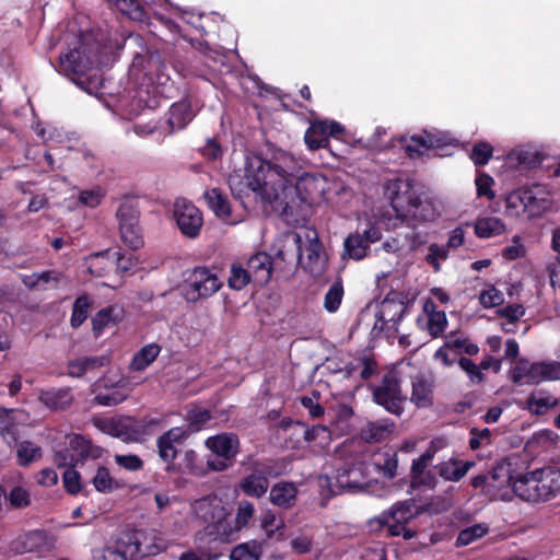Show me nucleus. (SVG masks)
<instances>
[{
  "label": "nucleus",
  "mask_w": 560,
  "mask_h": 560,
  "mask_svg": "<svg viewBox=\"0 0 560 560\" xmlns=\"http://www.w3.org/2000/svg\"><path fill=\"white\" fill-rule=\"evenodd\" d=\"M252 167L261 173L267 189L277 195L273 211L288 222L296 221L307 202L296 184L303 175L301 161L268 142L258 155L252 156Z\"/></svg>",
  "instance_id": "1"
},
{
  "label": "nucleus",
  "mask_w": 560,
  "mask_h": 560,
  "mask_svg": "<svg viewBox=\"0 0 560 560\" xmlns=\"http://www.w3.org/2000/svg\"><path fill=\"white\" fill-rule=\"evenodd\" d=\"M384 194L389 200L396 217L415 228L418 222L433 215L431 205L424 203L415 185L408 179L395 178L386 183Z\"/></svg>",
  "instance_id": "2"
},
{
  "label": "nucleus",
  "mask_w": 560,
  "mask_h": 560,
  "mask_svg": "<svg viewBox=\"0 0 560 560\" xmlns=\"http://www.w3.org/2000/svg\"><path fill=\"white\" fill-rule=\"evenodd\" d=\"M513 492L523 501L546 502L560 493V471L544 467L520 474L512 483Z\"/></svg>",
  "instance_id": "3"
},
{
  "label": "nucleus",
  "mask_w": 560,
  "mask_h": 560,
  "mask_svg": "<svg viewBox=\"0 0 560 560\" xmlns=\"http://www.w3.org/2000/svg\"><path fill=\"white\" fill-rule=\"evenodd\" d=\"M107 57L100 52V45L97 43L82 45L79 48L70 50L65 56H60V71L80 86L84 88L83 77L89 71L97 69L106 65ZM92 93V88H86Z\"/></svg>",
  "instance_id": "4"
},
{
  "label": "nucleus",
  "mask_w": 560,
  "mask_h": 560,
  "mask_svg": "<svg viewBox=\"0 0 560 560\" xmlns=\"http://www.w3.org/2000/svg\"><path fill=\"white\" fill-rule=\"evenodd\" d=\"M228 183L234 198L240 199L244 205V198L253 196L255 201L270 205L273 209V200H277V195L267 189L261 173L252 167V158H246L244 175L235 171L230 174Z\"/></svg>",
  "instance_id": "5"
},
{
  "label": "nucleus",
  "mask_w": 560,
  "mask_h": 560,
  "mask_svg": "<svg viewBox=\"0 0 560 560\" xmlns=\"http://www.w3.org/2000/svg\"><path fill=\"white\" fill-rule=\"evenodd\" d=\"M206 446L215 455L214 458H208V468L223 471L233 465L240 452V439L235 433H220L208 438Z\"/></svg>",
  "instance_id": "6"
},
{
  "label": "nucleus",
  "mask_w": 560,
  "mask_h": 560,
  "mask_svg": "<svg viewBox=\"0 0 560 560\" xmlns=\"http://www.w3.org/2000/svg\"><path fill=\"white\" fill-rule=\"evenodd\" d=\"M374 401L384 407L388 412L400 416L404 411L405 396L400 388V381L393 371L386 372L380 384L372 387Z\"/></svg>",
  "instance_id": "7"
},
{
  "label": "nucleus",
  "mask_w": 560,
  "mask_h": 560,
  "mask_svg": "<svg viewBox=\"0 0 560 560\" xmlns=\"http://www.w3.org/2000/svg\"><path fill=\"white\" fill-rule=\"evenodd\" d=\"M222 283L217 275L205 267L191 270L184 284V296L188 302L208 299L220 290Z\"/></svg>",
  "instance_id": "8"
},
{
  "label": "nucleus",
  "mask_w": 560,
  "mask_h": 560,
  "mask_svg": "<svg viewBox=\"0 0 560 560\" xmlns=\"http://www.w3.org/2000/svg\"><path fill=\"white\" fill-rule=\"evenodd\" d=\"M515 200L523 205L524 210L530 217H539L551 207L549 192L539 185L532 186L518 195L509 196L506 199L508 207H516Z\"/></svg>",
  "instance_id": "9"
},
{
  "label": "nucleus",
  "mask_w": 560,
  "mask_h": 560,
  "mask_svg": "<svg viewBox=\"0 0 560 560\" xmlns=\"http://www.w3.org/2000/svg\"><path fill=\"white\" fill-rule=\"evenodd\" d=\"M139 213L130 203H121L117 211L119 230L122 242L132 249L143 245L141 229L139 226Z\"/></svg>",
  "instance_id": "10"
},
{
  "label": "nucleus",
  "mask_w": 560,
  "mask_h": 560,
  "mask_svg": "<svg viewBox=\"0 0 560 560\" xmlns=\"http://www.w3.org/2000/svg\"><path fill=\"white\" fill-rule=\"evenodd\" d=\"M174 218L180 232L195 238L199 235L203 219L200 210L186 199H177L174 203Z\"/></svg>",
  "instance_id": "11"
},
{
  "label": "nucleus",
  "mask_w": 560,
  "mask_h": 560,
  "mask_svg": "<svg viewBox=\"0 0 560 560\" xmlns=\"http://www.w3.org/2000/svg\"><path fill=\"white\" fill-rule=\"evenodd\" d=\"M272 475V466L268 462H254L252 472L240 483L241 490L254 498H261L269 488V477Z\"/></svg>",
  "instance_id": "12"
},
{
  "label": "nucleus",
  "mask_w": 560,
  "mask_h": 560,
  "mask_svg": "<svg viewBox=\"0 0 560 560\" xmlns=\"http://www.w3.org/2000/svg\"><path fill=\"white\" fill-rule=\"evenodd\" d=\"M366 467L362 462H353L345 464L337 468L336 487L341 491H358L368 486Z\"/></svg>",
  "instance_id": "13"
},
{
  "label": "nucleus",
  "mask_w": 560,
  "mask_h": 560,
  "mask_svg": "<svg viewBox=\"0 0 560 560\" xmlns=\"http://www.w3.org/2000/svg\"><path fill=\"white\" fill-rule=\"evenodd\" d=\"M304 238L300 233L290 232L282 235L276 243V259L285 264L302 262Z\"/></svg>",
  "instance_id": "14"
},
{
  "label": "nucleus",
  "mask_w": 560,
  "mask_h": 560,
  "mask_svg": "<svg viewBox=\"0 0 560 560\" xmlns=\"http://www.w3.org/2000/svg\"><path fill=\"white\" fill-rule=\"evenodd\" d=\"M192 511L197 518L209 525L220 524L226 513L217 498L206 497L195 501Z\"/></svg>",
  "instance_id": "15"
},
{
  "label": "nucleus",
  "mask_w": 560,
  "mask_h": 560,
  "mask_svg": "<svg viewBox=\"0 0 560 560\" xmlns=\"http://www.w3.org/2000/svg\"><path fill=\"white\" fill-rule=\"evenodd\" d=\"M410 400L418 408H429L434 402V381L424 374H418L411 378Z\"/></svg>",
  "instance_id": "16"
},
{
  "label": "nucleus",
  "mask_w": 560,
  "mask_h": 560,
  "mask_svg": "<svg viewBox=\"0 0 560 560\" xmlns=\"http://www.w3.org/2000/svg\"><path fill=\"white\" fill-rule=\"evenodd\" d=\"M247 269L253 283L265 285L272 273V259L267 253H257L247 260Z\"/></svg>",
  "instance_id": "17"
},
{
  "label": "nucleus",
  "mask_w": 560,
  "mask_h": 560,
  "mask_svg": "<svg viewBox=\"0 0 560 560\" xmlns=\"http://www.w3.org/2000/svg\"><path fill=\"white\" fill-rule=\"evenodd\" d=\"M38 399L52 411L67 410L74 401L73 394L69 387L40 390Z\"/></svg>",
  "instance_id": "18"
},
{
  "label": "nucleus",
  "mask_w": 560,
  "mask_h": 560,
  "mask_svg": "<svg viewBox=\"0 0 560 560\" xmlns=\"http://www.w3.org/2000/svg\"><path fill=\"white\" fill-rule=\"evenodd\" d=\"M186 438L182 428H172L158 439L159 455L165 463H172L177 456L176 444Z\"/></svg>",
  "instance_id": "19"
},
{
  "label": "nucleus",
  "mask_w": 560,
  "mask_h": 560,
  "mask_svg": "<svg viewBox=\"0 0 560 560\" xmlns=\"http://www.w3.org/2000/svg\"><path fill=\"white\" fill-rule=\"evenodd\" d=\"M406 304L404 301L398 299L396 295L390 296L387 295L381 303L380 310L376 313V317L382 322V324H389L392 323L393 326L398 324L405 312H406Z\"/></svg>",
  "instance_id": "20"
},
{
  "label": "nucleus",
  "mask_w": 560,
  "mask_h": 560,
  "mask_svg": "<svg viewBox=\"0 0 560 560\" xmlns=\"http://www.w3.org/2000/svg\"><path fill=\"white\" fill-rule=\"evenodd\" d=\"M195 112L191 108L190 101L184 98L174 103L168 112L167 125L170 131L180 130L185 128L194 118Z\"/></svg>",
  "instance_id": "21"
},
{
  "label": "nucleus",
  "mask_w": 560,
  "mask_h": 560,
  "mask_svg": "<svg viewBox=\"0 0 560 560\" xmlns=\"http://www.w3.org/2000/svg\"><path fill=\"white\" fill-rule=\"evenodd\" d=\"M109 362L106 355L82 357L69 361L68 375L71 377H82L90 372H96Z\"/></svg>",
  "instance_id": "22"
},
{
  "label": "nucleus",
  "mask_w": 560,
  "mask_h": 560,
  "mask_svg": "<svg viewBox=\"0 0 560 560\" xmlns=\"http://www.w3.org/2000/svg\"><path fill=\"white\" fill-rule=\"evenodd\" d=\"M298 489L292 482L281 481L276 483L270 489L269 499L272 504L282 508L290 509L296 502Z\"/></svg>",
  "instance_id": "23"
},
{
  "label": "nucleus",
  "mask_w": 560,
  "mask_h": 560,
  "mask_svg": "<svg viewBox=\"0 0 560 560\" xmlns=\"http://www.w3.org/2000/svg\"><path fill=\"white\" fill-rule=\"evenodd\" d=\"M114 547L120 555H124L125 558L135 560V558L139 555L141 556L142 552L141 532L122 533Z\"/></svg>",
  "instance_id": "24"
},
{
  "label": "nucleus",
  "mask_w": 560,
  "mask_h": 560,
  "mask_svg": "<svg viewBox=\"0 0 560 560\" xmlns=\"http://www.w3.org/2000/svg\"><path fill=\"white\" fill-rule=\"evenodd\" d=\"M419 510L416 509L415 503L409 501L395 503L387 512L382 514V518H389L396 523L407 526V524L419 515Z\"/></svg>",
  "instance_id": "25"
},
{
  "label": "nucleus",
  "mask_w": 560,
  "mask_h": 560,
  "mask_svg": "<svg viewBox=\"0 0 560 560\" xmlns=\"http://www.w3.org/2000/svg\"><path fill=\"white\" fill-rule=\"evenodd\" d=\"M472 466V462L460 463L452 459L440 463L435 466V469L444 480L456 482L459 481Z\"/></svg>",
  "instance_id": "26"
},
{
  "label": "nucleus",
  "mask_w": 560,
  "mask_h": 560,
  "mask_svg": "<svg viewBox=\"0 0 560 560\" xmlns=\"http://www.w3.org/2000/svg\"><path fill=\"white\" fill-rule=\"evenodd\" d=\"M208 207L221 219L228 220L231 217V207L226 196L219 188H211L203 195Z\"/></svg>",
  "instance_id": "27"
},
{
  "label": "nucleus",
  "mask_w": 560,
  "mask_h": 560,
  "mask_svg": "<svg viewBox=\"0 0 560 560\" xmlns=\"http://www.w3.org/2000/svg\"><path fill=\"white\" fill-rule=\"evenodd\" d=\"M560 380V362L532 363V376L527 384H539L544 381Z\"/></svg>",
  "instance_id": "28"
},
{
  "label": "nucleus",
  "mask_w": 560,
  "mask_h": 560,
  "mask_svg": "<svg viewBox=\"0 0 560 560\" xmlns=\"http://www.w3.org/2000/svg\"><path fill=\"white\" fill-rule=\"evenodd\" d=\"M305 241L306 261L302 260L301 264L305 269L314 272L317 271L322 265V244L317 240L315 232H313L312 235L311 233H306Z\"/></svg>",
  "instance_id": "29"
},
{
  "label": "nucleus",
  "mask_w": 560,
  "mask_h": 560,
  "mask_svg": "<svg viewBox=\"0 0 560 560\" xmlns=\"http://www.w3.org/2000/svg\"><path fill=\"white\" fill-rule=\"evenodd\" d=\"M515 477L512 475L511 465L505 463L494 466L488 472L489 483L493 493L505 487H512Z\"/></svg>",
  "instance_id": "30"
},
{
  "label": "nucleus",
  "mask_w": 560,
  "mask_h": 560,
  "mask_svg": "<svg viewBox=\"0 0 560 560\" xmlns=\"http://www.w3.org/2000/svg\"><path fill=\"white\" fill-rule=\"evenodd\" d=\"M394 423L385 421L381 422H368L360 432V436L366 443H377L387 438L393 431Z\"/></svg>",
  "instance_id": "31"
},
{
  "label": "nucleus",
  "mask_w": 560,
  "mask_h": 560,
  "mask_svg": "<svg viewBox=\"0 0 560 560\" xmlns=\"http://www.w3.org/2000/svg\"><path fill=\"white\" fill-rule=\"evenodd\" d=\"M441 140L433 135L425 133L422 136H413L410 138V143L405 144V150L410 158L421 155L425 150L440 147Z\"/></svg>",
  "instance_id": "32"
},
{
  "label": "nucleus",
  "mask_w": 560,
  "mask_h": 560,
  "mask_svg": "<svg viewBox=\"0 0 560 560\" xmlns=\"http://www.w3.org/2000/svg\"><path fill=\"white\" fill-rule=\"evenodd\" d=\"M504 231L505 225L499 218H478L475 222V233L479 237H492L502 234Z\"/></svg>",
  "instance_id": "33"
},
{
  "label": "nucleus",
  "mask_w": 560,
  "mask_h": 560,
  "mask_svg": "<svg viewBox=\"0 0 560 560\" xmlns=\"http://www.w3.org/2000/svg\"><path fill=\"white\" fill-rule=\"evenodd\" d=\"M366 240L360 236L359 233L349 235L343 242L342 258H351L360 260L366 256Z\"/></svg>",
  "instance_id": "34"
},
{
  "label": "nucleus",
  "mask_w": 560,
  "mask_h": 560,
  "mask_svg": "<svg viewBox=\"0 0 560 560\" xmlns=\"http://www.w3.org/2000/svg\"><path fill=\"white\" fill-rule=\"evenodd\" d=\"M161 348L156 343H150L140 349L132 358L130 369L133 371H143L159 355Z\"/></svg>",
  "instance_id": "35"
},
{
  "label": "nucleus",
  "mask_w": 560,
  "mask_h": 560,
  "mask_svg": "<svg viewBox=\"0 0 560 560\" xmlns=\"http://www.w3.org/2000/svg\"><path fill=\"white\" fill-rule=\"evenodd\" d=\"M424 311L429 313L428 330L433 338L443 334L447 325L446 315L442 311H435L433 302H428L424 305Z\"/></svg>",
  "instance_id": "36"
},
{
  "label": "nucleus",
  "mask_w": 560,
  "mask_h": 560,
  "mask_svg": "<svg viewBox=\"0 0 560 560\" xmlns=\"http://www.w3.org/2000/svg\"><path fill=\"white\" fill-rule=\"evenodd\" d=\"M92 482L95 489L98 492L103 493L113 492L122 487V483L119 480L112 477L109 470L104 466H100L97 468Z\"/></svg>",
  "instance_id": "37"
},
{
  "label": "nucleus",
  "mask_w": 560,
  "mask_h": 560,
  "mask_svg": "<svg viewBox=\"0 0 560 560\" xmlns=\"http://www.w3.org/2000/svg\"><path fill=\"white\" fill-rule=\"evenodd\" d=\"M142 552L141 556L156 555L164 551L167 547L166 540L155 530L141 532Z\"/></svg>",
  "instance_id": "38"
},
{
  "label": "nucleus",
  "mask_w": 560,
  "mask_h": 560,
  "mask_svg": "<svg viewBox=\"0 0 560 560\" xmlns=\"http://www.w3.org/2000/svg\"><path fill=\"white\" fill-rule=\"evenodd\" d=\"M541 159L538 153H533L525 150H514L508 155V163L513 166H524L532 168L540 164Z\"/></svg>",
  "instance_id": "39"
},
{
  "label": "nucleus",
  "mask_w": 560,
  "mask_h": 560,
  "mask_svg": "<svg viewBox=\"0 0 560 560\" xmlns=\"http://www.w3.org/2000/svg\"><path fill=\"white\" fill-rule=\"evenodd\" d=\"M304 140L311 150L325 148L329 142L322 125L318 121H315L310 126L305 132Z\"/></svg>",
  "instance_id": "40"
},
{
  "label": "nucleus",
  "mask_w": 560,
  "mask_h": 560,
  "mask_svg": "<svg viewBox=\"0 0 560 560\" xmlns=\"http://www.w3.org/2000/svg\"><path fill=\"white\" fill-rule=\"evenodd\" d=\"M343 284L340 279L336 280L328 289L324 296V307L329 313H335L343 298Z\"/></svg>",
  "instance_id": "41"
},
{
  "label": "nucleus",
  "mask_w": 560,
  "mask_h": 560,
  "mask_svg": "<svg viewBox=\"0 0 560 560\" xmlns=\"http://www.w3.org/2000/svg\"><path fill=\"white\" fill-rule=\"evenodd\" d=\"M16 456L20 465L27 466L42 457V448L30 441H23L18 445Z\"/></svg>",
  "instance_id": "42"
},
{
  "label": "nucleus",
  "mask_w": 560,
  "mask_h": 560,
  "mask_svg": "<svg viewBox=\"0 0 560 560\" xmlns=\"http://www.w3.org/2000/svg\"><path fill=\"white\" fill-rule=\"evenodd\" d=\"M230 288L234 290H242L249 282H253L247 267L244 268L242 264L234 262L231 266L230 276L228 279Z\"/></svg>",
  "instance_id": "43"
},
{
  "label": "nucleus",
  "mask_w": 560,
  "mask_h": 560,
  "mask_svg": "<svg viewBox=\"0 0 560 560\" xmlns=\"http://www.w3.org/2000/svg\"><path fill=\"white\" fill-rule=\"evenodd\" d=\"M445 347L452 350L455 354L466 353L469 355H475L479 351L478 346L472 343L469 339L453 336L447 337Z\"/></svg>",
  "instance_id": "44"
},
{
  "label": "nucleus",
  "mask_w": 560,
  "mask_h": 560,
  "mask_svg": "<svg viewBox=\"0 0 560 560\" xmlns=\"http://www.w3.org/2000/svg\"><path fill=\"white\" fill-rule=\"evenodd\" d=\"M89 307L90 299L88 295L79 296L74 301L70 319L71 326L73 328L80 327L85 322L88 318Z\"/></svg>",
  "instance_id": "45"
},
{
  "label": "nucleus",
  "mask_w": 560,
  "mask_h": 560,
  "mask_svg": "<svg viewBox=\"0 0 560 560\" xmlns=\"http://www.w3.org/2000/svg\"><path fill=\"white\" fill-rule=\"evenodd\" d=\"M488 533V527L485 524H476L464 528L459 532L456 546H467L475 540L483 537Z\"/></svg>",
  "instance_id": "46"
},
{
  "label": "nucleus",
  "mask_w": 560,
  "mask_h": 560,
  "mask_svg": "<svg viewBox=\"0 0 560 560\" xmlns=\"http://www.w3.org/2000/svg\"><path fill=\"white\" fill-rule=\"evenodd\" d=\"M260 547L256 544H242L233 548L230 560H259Z\"/></svg>",
  "instance_id": "47"
},
{
  "label": "nucleus",
  "mask_w": 560,
  "mask_h": 560,
  "mask_svg": "<svg viewBox=\"0 0 560 560\" xmlns=\"http://www.w3.org/2000/svg\"><path fill=\"white\" fill-rule=\"evenodd\" d=\"M115 311V307L109 306L101 310L95 314L92 319L93 331L95 335H100L106 326L116 322L117 316L114 315Z\"/></svg>",
  "instance_id": "48"
},
{
  "label": "nucleus",
  "mask_w": 560,
  "mask_h": 560,
  "mask_svg": "<svg viewBox=\"0 0 560 560\" xmlns=\"http://www.w3.org/2000/svg\"><path fill=\"white\" fill-rule=\"evenodd\" d=\"M127 398V393L120 387H115L107 393H97L94 401L101 406H116Z\"/></svg>",
  "instance_id": "49"
},
{
  "label": "nucleus",
  "mask_w": 560,
  "mask_h": 560,
  "mask_svg": "<svg viewBox=\"0 0 560 560\" xmlns=\"http://www.w3.org/2000/svg\"><path fill=\"white\" fill-rule=\"evenodd\" d=\"M448 257V247L440 246L438 244H431L428 248L425 261L431 265L434 271L441 270L440 260H445Z\"/></svg>",
  "instance_id": "50"
},
{
  "label": "nucleus",
  "mask_w": 560,
  "mask_h": 560,
  "mask_svg": "<svg viewBox=\"0 0 560 560\" xmlns=\"http://www.w3.org/2000/svg\"><path fill=\"white\" fill-rule=\"evenodd\" d=\"M492 147L488 142H479L475 144L470 159L478 166L486 165L492 156Z\"/></svg>",
  "instance_id": "51"
},
{
  "label": "nucleus",
  "mask_w": 560,
  "mask_h": 560,
  "mask_svg": "<svg viewBox=\"0 0 560 560\" xmlns=\"http://www.w3.org/2000/svg\"><path fill=\"white\" fill-rule=\"evenodd\" d=\"M458 365L466 372L471 383L480 384L483 382L481 369L479 365L475 364L472 360L463 357L458 360Z\"/></svg>",
  "instance_id": "52"
},
{
  "label": "nucleus",
  "mask_w": 560,
  "mask_h": 560,
  "mask_svg": "<svg viewBox=\"0 0 560 560\" xmlns=\"http://www.w3.org/2000/svg\"><path fill=\"white\" fill-rule=\"evenodd\" d=\"M381 523L387 527L390 536H402L404 539L409 540L416 536V532L408 528L406 525L396 523L389 518H382Z\"/></svg>",
  "instance_id": "53"
},
{
  "label": "nucleus",
  "mask_w": 560,
  "mask_h": 560,
  "mask_svg": "<svg viewBox=\"0 0 560 560\" xmlns=\"http://www.w3.org/2000/svg\"><path fill=\"white\" fill-rule=\"evenodd\" d=\"M51 281H59V273L55 270H47L39 273H33L24 279V284L31 289L37 287L39 283H49Z\"/></svg>",
  "instance_id": "54"
},
{
  "label": "nucleus",
  "mask_w": 560,
  "mask_h": 560,
  "mask_svg": "<svg viewBox=\"0 0 560 560\" xmlns=\"http://www.w3.org/2000/svg\"><path fill=\"white\" fill-rule=\"evenodd\" d=\"M557 404V399L551 396L537 397L532 395L528 397V406L537 415L544 413L546 410L556 407Z\"/></svg>",
  "instance_id": "55"
},
{
  "label": "nucleus",
  "mask_w": 560,
  "mask_h": 560,
  "mask_svg": "<svg viewBox=\"0 0 560 560\" xmlns=\"http://www.w3.org/2000/svg\"><path fill=\"white\" fill-rule=\"evenodd\" d=\"M8 499L10 504L15 509L26 508L31 503L28 491L22 487H13Z\"/></svg>",
  "instance_id": "56"
},
{
  "label": "nucleus",
  "mask_w": 560,
  "mask_h": 560,
  "mask_svg": "<svg viewBox=\"0 0 560 560\" xmlns=\"http://www.w3.org/2000/svg\"><path fill=\"white\" fill-rule=\"evenodd\" d=\"M114 459L119 467H122L129 471H138L143 467V460L139 456L133 454H116L114 456Z\"/></svg>",
  "instance_id": "57"
},
{
  "label": "nucleus",
  "mask_w": 560,
  "mask_h": 560,
  "mask_svg": "<svg viewBox=\"0 0 560 560\" xmlns=\"http://www.w3.org/2000/svg\"><path fill=\"white\" fill-rule=\"evenodd\" d=\"M532 376V363L526 360H520L512 373V381L516 384H527V380Z\"/></svg>",
  "instance_id": "58"
},
{
  "label": "nucleus",
  "mask_w": 560,
  "mask_h": 560,
  "mask_svg": "<svg viewBox=\"0 0 560 560\" xmlns=\"http://www.w3.org/2000/svg\"><path fill=\"white\" fill-rule=\"evenodd\" d=\"M255 513L254 504L248 501H241L235 517L237 528H242L248 524Z\"/></svg>",
  "instance_id": "59"
},
{
  "label": "nucleus",
  "mask_w": 560,
  "mask_h": 560,
  "mask_svg": "<svg viewBox=\"0 0 560 560\" xmlns=\"http://www.w3.org/2000/svg\"><path fill=\"white\" fill-rule=\"evenodd\" d=\"M62 481L65 489L70 494H77L81 490V481H80V475L78 471H75L72 468L66 469V471L62 475Z\"/></svg>",
  "instance_id": "60"
},
{
  "label": "nucleus",
  "mask_w": 560,
  "mask_h": 560,
  "mask_svg": "<svg viewBox=\"0 0 560 560\" xmlns=\"http://www.w3.org/2000/svg\"><path fill=\"white\" fill-rule=\"evenodd\" d=\"M477 194L479 197L485 196L489 200L495 197L494 191L491 189L493 185V178L487 174H479L476 178Z\"/></svg>",
  "instance_id": "61"
},
{
  "label": "nucleus",
  "mask_w": 560,
  "mask_h": 560,
  "mask_svg": "<svg viewBox=\"0 0 560 560\" xmlns=\"http://www.w3.org/2000/svg\"><path fill=\"white\" fill-rule=\"evenodd\" d=\"M302 406L308 410V413L313 418H320L324 415V408L319 404V396L313 393L312 396H303L301 397Z\"/></svg>",
  "instance_id": "62"
},
{
  "label": "nucleus",
  "mask_w": 560,
  "mask_h": 560,
  "mask_svg": "<svg viewBox=\"0 0 560 560\" xmlns=\"http://www.w3.org/2000/svg\"><path fill=\"white\" fill-rule=\"evenodd\" d=\"M410 477H411V487L412 488H419V487L434 488L436 485V478H435L434 474L429 470H423V471L411 474Z\"/></svg>",
  "instance_id": "63"
},
{
  "label": "nucleus",
  "mask_w": 560,
  "mask_h": 560,
  "mask_svg": "<svg viewBox=\"0 0 560 560\" xmlns=\"http://www.w3.org/2000/svg\"><path fill=\"white\" fill-rule=\"evenodd\" d=\"M104 195V191L100 187L91 190H82L79 194V201L84 206L94 208L101 203Z\"/></svg>",
  "instance_id": "64"
}]
</instances>
